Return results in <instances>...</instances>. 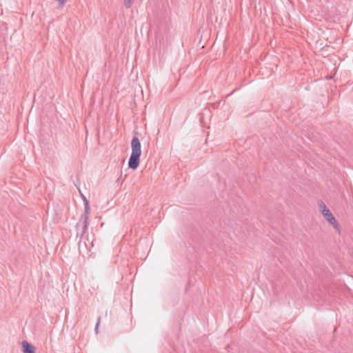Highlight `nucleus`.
I'll return each mask as SVG.
<instances>
[{"label": "nucleus", "instance_id": "nucleus-5", "mask_svg": "<svg viewBox=\"0 0 353 353\" xmlns=\"http://www.w3.org/2000/svg\"><path fill=\"white\" fill-rule=\"evenodd\" d=\"M134 0H123L124 6L126 8H130L133 4Z\"/></svg>", "mask_w": 353, "mask_h": 353}, {"label": "nucleus", "instance_id": "nucleus-4", "mask_svg": "<svg viewBox=\"0 0 353 353\" xmlns=\"http://www.w3.org/2000/svg\"><path fill=\"white\" fill-rule=\"evenodd\" d=\"M21 345L23 353H35L34 346L28 341H23Z\"/></svg>", "mask_w": 353, "mask_h": 353}, {"label": "nucleus", "instance_id": "nucleus-2", "mask_svg": "<svg viewBox=\"0 0 353 353\" xmlns=\"http://www.w3.org/2000/svg\"><path fill=\"white\" fill-rule=\"evenodd\" d=\"M83 200L85 201V210H84V214H83V225L82 228L81 233L79 234L77 232V237L79 236V241L78 243V247H79V251L80 253L82 252H84L85 250L89 251L90 248L88 247L85 243L83 245L81 243V240L83 239V236L85 232V230L88 228V219H89V214H90V206H89V202L87 200V199L83 196Z\"/></svg>", "mask_w": 353, "mask_h": 353}, {"label": "nucleus", "instance_id": "nucleus-1", "mask_svg": "<svg viewBox=\"0 0 353 353\" xmlns=\"http://www.w3.org/2000/svg\"><path fill=\"white\" fill-rule=\"evenodd\" d=\"M132 153L128 161V167L132 170L138 168L141 154V143L137 137H134L131 141Z\"/></svg>", "mask_w": 353, "mask_h": 353}, {"label": "nucleus", "instance_id": "nucleus-6", "mask_svg": "<svg viewBox=\"0 0 353 353\" xmlns=\"http://www.w3.org/2000/svg\"><path fill=\"white\" fill-rule=\"evenodd\" d=\"M56 1L59 3V5L61 8L64 7V6L66 3V0H56Z\"/></svg>", "mask_w": 353, "mask_h": 353}, {"label": "nucleus", "instance_id": "nucleus-9", "mask_svg": "<svg viewBox=\"0 0 353 353\" xmlns=\"http://www.w3.org/2000/svg\"><path fill=\"white\" fill-rule=\"evenodd\" d=\"M90 246L92 247L93 246V243H90Z\"/></svg>", "mask_w": 353, "mask_h": 353}, {"label": "nucleus", "instance_id": "nucleus-3", "mask_svg": "<svg viewBox=\"0 0 353 353\" xmlns=\"http://www.w3.org/2000/svg\"><path fill=\"white\" fill-rule=\"evenodd\" d=\"M319 207H320V209L321 210V213L323 215V216L325 217V219L331 224L333 225V227L336 229V230H339V224H338V222L336 221V219H335V217L333 216L332 213L331 212V211L327 208V206L325 205V204L323 202V201H321L319 203Z\"/></svg>", "mask_w": 353, "mask_h": 353}, {"label": "nucleus", "instance_id": "nucleus-8", "mask_svg": "<svg viewBox=\"0 0 353 353\" xmlns=\"http://www.w3.org/2000/svg\"><path fill=\"white\" fill-rule=\"evenodd\" d=\"M79 224H77V225H76V228H77V229L79 228Z\"/></svg>", "mask_w": 353, "mask_h": 353}, {"label": "nucleus", "instance_id": "nucleus-7", "mask_svg": "<svg viewBox=\"0 0 353 353\" xmlns=\"http://www.w3.org/2000/svg\"><path fill=\"white\" fill-rule=\"evenodd\" d=\"M100 321H101V317H99L98 320H97V324H96V326H95L96 333H98V329H99V324H100Z\"/></svg>", "mask_w": 353, "mask_h": 353}]
</instances>
